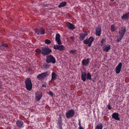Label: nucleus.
<instances>
[{
    "label": "nucleus",
    "mask_w": 129,
    "mask_h": 129,
    "mask_svg": "<svg viewBox=\"0 0 129 129\" xmlns=\"http://www.w3.org/2000/svg\"><path fill=\"white\" fill-rule=\"evenodd\" d=\"M9 46L7 44L4 42H2L0 44V47H1V50L3 51H6L8 48Z\"/></svg>",
    "instance_id": "nucleus-10"
},
{
    "label": "nucleus",
    "mask_w": 129,
    "mask_h": 129,
    "mask_svg": "<svg viewBox=\"0 0 129 129\" xmlns=\"http://www.w3.org/2000/svg\"><path fill=\"white\" fill-rule=\"evenodd\" d=\"M42 96V93L38 91L36 93V96L35 97L36 100L37 101H38L40 100Z\"/></svg>",
    "instance_id": "nucleus-16"
},
{
    "label": "nucleus",
    "mask_w": 129,
    "mask_h": 129,
    "mask_svg": "<svg viewBox=\"0 0 129 129\" xmlns=\"http://www.w3.org/2000/svg\"><path fill=\"white\" fill-rule=\"evenodd\" d=\"M86 73L85 72H82V73L81 78L83 82L85 81L86 79Z\"/></svg>",
    "instance_id": "nucleus-21"
},
{
    "label": "nucleus",
    "mask_w": 129,
    "mask_h": 129,
    "mask_svg": "<svg viewBox=\"0 0 129 129\" xmlns=\"http://www.w3.org/2000/svg\"><path fill=\"white\" fill-rule=\"evenodd\" d=\"M35 52L37 54H40L41 53L42 54V49L41 50L37 48L35 50Z\"/></svg>",
    "instance_id": "nucleus-30"
},
{
    "label": "nucleus",
    "mask_w": 129,
    "mask_h": 129,
    "mask_svg": "<svg viewBox=\"0 0 129 129\" xmlns=\"http://www.w3.org/2000/svg\"><path fill=\"white\" fill-rule=\"evenodd\" d=\"M88 35L87 32H85L84 33H81L79 34V39L80 41H82L84 40L85 37Z\"/></svg>",
    "instance_id": "nucleus-14"
},
{
    "label": "nucleus",
    "mask_w": 129,
    "mask_h": 129,
    "mask_svg": "<svg viewBox=\"0 0 129 129\" xmlns=\"http://www.w3.org/2000/svg\"><path fill=\"white\" fill-rule=\"evenodd\" d=\"M111 46L108 44L105 45L103 48V51L106 52H108L111 49Z\"/></svg>",
    "instance_id": "nucleus-18"
},
{
    "label": "nucleus",
    "mask_w": 129,
    "mask_h": 129,
    "mask_svg": "<svg viewBox=\"0 0 129 129\" xmlns=\"http://www.w3.org/2000/svg\"><path fill=\"white\" fill-rule=\"evenodd\" d=\"M46 61L47 63H52L55 64L56 61L55 58L52 55H47Z\"/></svg>",
    "instance_id": "nucleus-2"
},
{
    "label": "nucleus",
    "mask_w": 129,
    "mask_h": 129,
    "mask_svg": "<svg viewBox=\"0 0 129 129\" xmlns=\"http://www.w3.org/2000/svg\"><path fill=\"white\" fill-rule=\"evenodd\" d=\"M123 37L119 36L117 37L116 41L117 42L119 43Z\"/></svg>",
    "instance_id": "nucleus-31"
},
{
    "label": "nucleus",
    "mask_w": 129,
    "mask_h": 129,
    "mask_svg": "<svg viewBox=\"0 0 129 129\" xmlns=\"http://www.w3.org/2000/svg\"><path fill=\"white\" fill-rule=\"evenodd\" d=\"M129 17V12L125 13L121 16V18L122 19L127 20Z\"/></svg>",
    "instance_id": "nucleus-22"
},
{
    "label": "nucleus",
    "mask_w": 129,
    "mask_h": 129,
    "mask_svg": "<svg viewBox=\"0 0 129 129\" xmlns=\"http://www.w3.org/2000/svg\"><path fill=\"white\" fill-rule=\"evenodd\" d=\"M25 88L28 91L31 90L32 88V84L30 78H27L24 82Z\"/></svg>",
    "instance_id": "nucleus-1"
},
{
    "label": "nucleus",
    "mask_w": 129,
    "mask_h": 129,
    "mask_svg": "<svg viewBox=\"0 0 129 129\" xmlns=\"http://www.w3.org/2000/svg\"><path fill=\"white\" fill-rule=\"evenodd\" d=\"M112 118L115 120L119 121L120 118H119V115L118 113L115 112L113 113L112 115Z\"/></svg>",
    "instance_id": "nucleus-17"
},
{
    "label": "nucleus",
    "mask_w": 129,
    "mask_h": 129,
    "mask_svg": "<svg viewBox=\"0 0 129 129\" xmlns=\"http://www.w3.org/2000/svg\"><path fill=\"white\" fill-rule=\"evenodd\" d=\"M66 25L68 28L73 30L76 28L75 25L70 22H67L66 23Z\"/></svg>",
    "instance_id": "nucleus-12"
},
{
    "label": "nucleus",
    "mask_w": 129,
    "mask_h": 129,
    "mask_svg": "<svg viewBox=\"0 0 129 129\" xmlns=\"http://www.w3.org/2000/svg\"><path fill=\"white\" fill-rule=\"evenodd\" d=\"M75 114V112L73 109L69 110L67 111L66 113V116L68 119L73 117Z\"/></svg>",
    "instance_id": "nucleus-3"
},
{
    "label": "nucleus",
    "mask_w": 129,
    "mask_h": 129,
    "mask_svg": "<svg viewBox=\"0 0 129 129\" xmlns=\"http://www.w3.org/2000/svg\"><path fill=\"white\" fill-rule=\"evenodd\" d=\"M57 76V74L55 72H53L51 74V81H54L55 80Z\"/></svg>",
    "instance_id": "nucleus-23"
},
{
    "label": "nucleus",
    "mask_w": 129,
    "mask_h": 129,
    "mask_svg": "<svg viewBox=\"0 0 129 129\" xmlns=\"http://www.w3.org/2000/svg\"><path fill=\"white\" fill-rule=\"evenodd\" d=\"M122 66V63L121 62H120L118 65L116 66L115 70V72L116 74H118L120 73Z\"/></svg>",
    "instance_id": "nucleus-15"
},
{
    "label": "nucleus",
    "mask_w": 129,
    "mask_h": 129,
    "mask_svg": "<svg viewBox=\"0 0 129 129\" xmlns=\"http://www.w3.org/2000/svg\"><path fill=\"white\" fill-rule=\"evenodd\" d=\"M79 121V123H78V125L79 126V127H81V121L79 119L78 120Z\"/></svg>",
    "instance_id": "nucleus-38"
},
{
    "label": "nucleus",
    "mask_w": 129,
    "mask_h": 129,
    "mask_svg": "<svg viewBox=\"0 0 129 129\" xmlns=\"http://www.w3.org/2000/svg\"><path fill=\"white\" fill-rule=\"evenodd\" d=\"M57 124L59 129H63L62 127L63 124L61 117H60L58 119Z\"/></svg>",
    "instance_id": "nucleus-13"
},
{
    "label": "nucleus",
    "mask_w": 129,
    "mask_h": 129,
    "mask_svg": "<svg viewBox=\"0 0 129 129\" xmlns=\"http://www.w3.org/2000/svg\"><path fill=\"white\" fill-rule=\"evenodd\" d=\"M76 51L75 50H71L70 51V52L71 53L73 54H75V53H76Z\"/></svg>",
    "instance_id": "nucleus-35"
},
{
    "label": "nucleus",
    "mask_w": 129,
    "mask_h": 129,
    "mask_svg": "<svg viewBox=\"0 0 129 129\" xmlns=\"http://www.w3.org/2000/svg\"><path fill=\"white\" fill-rule=\"evenodd\" d=\"M107 107L108 109L109 110H111L112 108V107L110 106V105L109 104L107 106Z\"/></svg>",
    "instance_id": "nucleus-37"
},
{
    "label": "nucleus",
    "mask_w": 129,
    "mask_h": 129,
    "mask_svg": "<svg viewBox=\"0 0 129 129\" xmlns=\"http://www.w3.org/2000/svg\"><path fill=\"white\" fill-rule=\"evenodd\" d=\"M44 6H46V7H47V5L46 4L45 5V4H44Z\"/></svg>",
    "instance_id": "nucleus-42"
},
{
    "label": "nucleus",
    "mask_w": 129,
    "mask_h": 129,
    "mask_svg": "<svg viewBox=\"0 0 129 129\" xmlns=\"http://www.w3.org/2000/svg\"><path fill=\"white\" fill-rule=\"evenodd\" d=\"M42 54L43 55H46L49 54L51 52L52 50L48 47H42Z\"/></svg>",
    "instance_id": "nucleus-4"
},
{
    "label": "nucleus",
    "mask_w": 129,
    "mask_h": 129,
    "mask_svg": "<svg viewBox=\"0 0 129 129\" xmlns=\"http://www.w3.org/2000/svg\"><path fill=\"white\" fill-rule=\"evenodd\" d=\"M67 3L66 2H63L60 3L58 6V7L59 8H60L62 7H64L66 6Z\"/></svg>",
    "instance_id": "nucleus-25"
},
{
    "label": "nucleus",
    "mask_w": 129,
    "mask_h": 129,
    "mask_svg": "<svg viewBox=\"0 0 129 129\" xmlns=\"http://www.w3.org/2000/svg\"><path fill=\"white\" fill-rule=\"evenodd\" d=\"M101 26L99 25L95 28V35L96 36H101Z\"/></svg>",
    "instance_id": "nucleus-8"
},
{
    "label": "nucleus",
    "mask_w": 129,
    "mask_h": 129,
    "mask_svg": "<svg viewBox=\"0 0 129 129\" xmlns=\"http://www.w3.org/2000/svg\"><path fill=\"white\" fill-rule=\"evenodd\" d=\"M66 49L65 47L62 45H59L58 50L61 51L64 50Z\"/></svg>",
    "instance_id": "nucleus-28"
},
{
    "label": "nucleus",
    "mask_w": 129,
    "mask_h": 129,
    "mask_svg": "<svg viewBox=\"0 0 129 129\" xmlns=\"http://www.w3.org/2000/svg\"><path fill=\"white\" fill-rule=\"evenodd\" d=\"M42 86L43 87H46V86L44 84H43L42 85Z\"/></svg>",
    "instance_id": "nucleus-40"
},
{
    "label": "nucleus",
    "mask_w": 129,
    "mask_h": 129,
    "mask_svg": "<svg viewBox=\"0 0 129 129\" xmlns=\"http://www.w3.org/2000/svg\"><path fill=\"white\" fill-rule=\"evenodd\" d=\"M35 33L37 35H43L45 34V29L43 27H42L40 28H36L34 29Z\"/></svg>",
    "instance_id": "nucleus-6"
},
{
    "label": "nucleus",
    "mask_w": 129,
    "mask_h": 129,
    "mask_svg": "<svg viewBox=\"0 0 129 129\" xmlns=\"http://www.w3.org/2000/svg\"><path fill=\"white\" fill-rule=\"evenodd\" d=\"M44 42L46 44L49 45L51 43V42L50 40L48 39H46L45 40Z\"/></svg>",
    "instance_id": "nucleus-32"
},
{
    "label": "nucleus",
    "mask_w": 129,
    "mask_h": 129,
    "mask_svg": "<svg viewBox=\"0 0 129 129\" xmlns=\"http://www.w3.org/2000/svg\"><path fill=\"white\" fill-rule=\"evenodd\" d=\"M50 66L49 64L44 63L43 64V69L45 70H46L49 68V67Z\"/></svg>",
    "instance_id": "nucleus-24"
},
{
    "label": "nucleus",
    "mask_w": 129,
    "mask_h": 129,
    "mask_svg": "<svg viewBox=\"0 0 129 129\" xmlns=\"http://www.w3.org/2000/svg\"><path fill=\"white\" fill-rule=\"evenodd\" d=\"M90 59H84L82 61V64L84 66H87L89 62Z\"/></svg>",
    "instance_id": "nucleus-19"
},
{
    "label": "nucleus",
    "mask_w": 129,
    "mask_h": 129,
    "mask_svg": "<svg viewBox=\"0 0 129 129\" xmlns=\"http://www.w3.org/2000/svg\"><path fill=\"white\" fill-rule=\"evenodd\" d=\"M59 45H54L53 47L54 49L55 50H58Z\"/></svg>",
    "instance_id": "nucleus-34"
},
{
    "label": "nucleus",
    "mask_w": 129,
    "mask_h": 129,
    "mask_svg": "<svg viewBox=\"0 0 129 129\" xmlns=\"http://www.w3.org/2000/svg\"><path fill=\"white\" fill-rule=\"evenodd\" d=\"M48 94L51 96H52L53 95V92L51 91H49V92L48 93Z\"/></svg>",
    "instance_id": "nucleus-36"
},
{
    "label": "nucleus",
    "mask_w": 129,
    "mask_h": 129,
    "mask_svg": "<svg viewBox=\"0 0 129 129\" xmlns=\"http://www.w3.org/2000/svg\"><path fill=\"white\" fill-rule=\"evenodd\" d=\"M79 129H84L82 127H79Z\"/></svg>",
    "instance_id": "nucleus-41"
},
{
    "label": "nucleus",
    "mask_w": 129,
    "mask_h": 129,
    "mask_svg": "<svg viewBox=\"0 0 129 129\" xmlns=\"http://www.w3.org/2000/svg\"><path fill=\"white\" fill-rule=\"evenodd\" d=\"M48 75L49 74L48 72H46L39 74L37 76V78L39 80H40L47 77Z\"/></svg>",
    "instance_id": "nucleus-7"
},
{
    "label": "nucleus",
    "mask_w": 129,
    "mask_h": 129,
    "mask_svg": "<svg viewBox=\"0 0 129 129\" xmlns=\"http://www.w3.org/2000/svg\"><path fill=\"white\" fill-rule=\"evenodd\" d=\"M94 40V38L92 37H90L88 39H86L84 40L83 42L85 44H88V47H90Z\"/></svg>",
    "instance_id": "nucleus-5"
},
{
    "label": "nucleus",
    "mask_w": 129,
    "mask_h": 129,
    "mask_svg": "<svg viewBox=\"0 0 129 129\" xmlns=\"http://www.w3.org/2000/svg\"><path fill=\"white\" fill-rule=\"evenodd\" d=\"M106 42L105 39L104 38L102 39L100 42L102 44L101 45L102 46L104 44H105Z\"/></svg>",
    "instance_id": "nucleus-33"
},
{
    "label": "nucleus",
    "mask_w": 129,
    "mask_h": 129,
    "mask_svg": "<svg viewBox=\"0 0 129 129\" xmlns=\"http://www.w3.org/2000/svg\"><path fill=\"white\" fill-rule=\"evenodd\" d=\"M16 124L17 125L18 127H21L24 124L23 122V121L20 120H18L16 122Z\"/></svg>",
    "instance_id": "nucleus-20"
},
{
    "label": "nucleus",
    "mask_w": 129,
    "mask_h": 129,
    "mask_svg": "<svg viewBox=\"0 0 129 129\" xmlns=\"http://www.w3.org/2000/svg\"><path fill=\"white\" fill-rule=\"evenodd\" d=\"M55 41L57 42L58 45H61L62 43L60 40V36L59 34H57L55 35Z\"/></svg>",
    "instance_id": "nucleus-11"
},
{
    "label": "nucleus",
    "mask_w": 129,
    "mask_h": 129,
    "mask_svg": "<svg viewBox=\"0 0 129 129\" xmlns=\"http://www.w3.org/2000/svg\"><path fill=\"white\" fill-rule=\"evenodd\" d=\"M86 79L88 80H90L91 79V75L89 72L88 73L86 74Z\"/></svg>",
    "instance_id": "nucleus-29"
},
{
    "label": "nucleus",
    "mask_w": 129,
    "mask_h": 129,
    "mask_svg": "<svg viewBox=\"0 0 129 129\" xmlns=\"http://www.w3.org/2000/svg\"><path fill=\"white\" fill-rule=\"evenodd\" d=\"M111 30L112 32H114L116 29L114 24L110 26Z\"/></svg>",
    "instance_id": "nucleus-27"
},
{
    "label": "nucleus",
    "mask_w": 129,
    "mask_h": 129,
    "mask_svg": "<svg viewBox=\"0 0 129 129\" xmlns=\"http://www.w3.org/2000/svg\"><path fill=\"white\" fill-rule=\"evenodd\" d=\"M70 38L73 41L74 40V36L73 37H70Z\"/></svg>",
    "instance_id": "nucleus-39"
},
{
    "label": "nucleus",
    "mask_w": 129,
    "mask_h": 129,
    "mask_svg": "<svg viewBox=\"0 0 129 129\" xmlns=\"http://www.w3.org/2000/svg\"><path fill=\"white\" fill-rule=\"evenodd\" d=\"M126 31V27H123L120 28L118 32L119 36L123 37Z\"/></svg>",
    "instance_id": "nucleus-9"
},
{
    "label": "nucleus",
    "mask_w": 129,
    "mask_h": 129,
    "mask_svg": "<svg viewBox=\"0 0 129 129\" xmlns=\"http://www.w3.org/2000/svg\"><path fill=\"white\" fill-rule=\"evenodd\" d=\"M103 127V124L100 123L99 124H98L96 125L95 129H102Z\"/></svg>",
    "instance_id": "nucleus-26"
}]
</instances>
